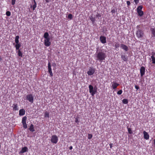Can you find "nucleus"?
I'll return each instance as SVG.
<instances>
[{
	"mask_svg": "<svg viewBox=\"0 0 155 155\" xmlns=\"http://www.w3.org/2000/svg\"><path fill=\"white\" fill-rule=\"evenodd\" d=\"M120 45L118 42H116L115 45V47L116 49L118 48Z\"/></svg>",
	"mask_w": 155,
	"mask_h": 155,
	"instance_id": "obj_29",
	"label": "nucleus"
},
{
	"mask_svg": "<svg viewBox=\"0 0 155 155\" xmlns=\"http://www.w3.org/2000/svg\"><path fill=\"white\" fill-rule=\"evenodd\" d=\"M121 48L124 50L126 52L128 50V47L125 45L123 44H120Z\"/></svg>",
	"mask_w": 155,
	"mask_h": 155,
	"instance_id": "obj_13",
	"label": "nucleus"
},
{
	"mask_svg": "<svg viewBox=\"0 0 155 155\" xmlns=\"http://www.w3.org/2000/svg\"><path fill=\"white\" fill-rule=\"evenodd\" d=\"M51 68V64L50 62H49L48 64V68Z\"/></svg>",
	"mask_w": 155,
	"mask_h": 155,
	"instance_id": "obj_40",
	"label": "nucleus"
},
{
	"mask_svg": "<svg viewBox=\"0 0 155 155\" xmlns=\"http://www.w3.org/2000/svg\"><path fill=\"white\" fill-rule=\"evenodd\" d=\"M122 90H120L117 92V94L118 95H120L122 93Z\"/></svg>",
	"mask_w": 155,
	"mask_h": 155,
	"instance_id": "obj_38",
	"label": "nucleus"
},
{
	"mask_svg": "<svg viewBox=\"0 0 155 155\" xmlns=\"http://www.w3.org/2000/svg\"><path fill=\"white\" fill-rule=\"evenodd\" d=\"M92 137V135L91 134H89L88 135V139H91Z\"/></svg>",
	"mask_w": 155,
	"mask_h": 155,
	"instance_id": "obj_39",
	"label": "nucleus"
},
{
	"mask_svg": "<svg viewBox=\"0 0 155 155\" xmlns=\"http://www.w3.org/2000/svg\"><path fill=\"white\" fill-rule=\"evenodd\" d=\"M12 107L13 108V110H18L19 109L18 105L16 103H14Z\"/></svg>",
	"mask_w": 155,
	"mask_h": 155,
	"instance_id": "obj_15",
	"label": "nucleus"
},
{
	"mask_svg": "<svg viewBox=\"0 0 155 155\" xmlns=\"http://www.w3.org/2000/svg\"><path fill=\"white\" fill-rule=\"evenodd\" d=\"M28 149L27 147H25L22 148L21 150L19 152V153L20 154L28 151Z\"/></svg>",
	"mask_w": 155,
	"mask_h": 155,
	"instance_id": "obj_12",
	"label": "nucleus"
},
{
	"mask_svg": "<svg viewBox=\"0 0 155 155\" xmlns=\"http://www.w3.org/2000/svg\"><path fill=\"white\" fill-rule=\"evenodd\" d=\"M27 117L26 116L23 117L22 120V123L23 125V127L25 129H26L27 128V125L26 123Z\"/></svg>",
	"mask_w": 155,
	"mask_h": 155,
	"instance_id": "obj_5",
	"label": "nucleus"
},
{
	"mask_svg": "<svg viewBox=\"0 0 155 155\" xmlns=\"http://www.w3.org/2000/svg\"><path fill=\"white\" fill-rule=\"evenodd\" d=\"M95 72V69L93 67H90L88 69V71L87 73L89 75L91 76Z\"/></svg>",
	"mask_w": 155,
	"mask_h": 155,
	"instance_id": "obj_6",
	"label": "nucleus"
},
{
	"mask_svg": "<svg viewBox=\"0 0 155 155\" xmlns=\"http://www.w3.org/2000/svg\"><path fill=\"white\" fill-rule=\"evenodd\" d=\"M15 0H12V5H14L15 4Z\"/></svg>",
	"mask_w": 155,
	"mask_h": 155,
	"instance_id": "obj_42",
	"label": "nucleus"
},
{
	"mask_svg": "<svg viewBox=\"0 0 155 155\" xmlns=\"http://www.w3.org/2000/svg\"><path fill=\"white\" fill-rule=\"evenodd\" d=\"M138 15L140 16H142L143 15V12L142 11H137Z\"/></svg>",
	"mask_w": 155,
	"mask_h": 155,
	"instance_id": "obj_25",
	"label": "nucleus"
},
{
	"mask_svg": "<svg viewBox=\"0 0 155 155\" xmlns=\"http://www.w3.org/2000/svg\"><path fill=\"white\" fill-rule=\"evenodd\" d=\"M25 114V111L24 109H20L19 111V115L20 116H23Z\"/></svg>",
	"mask_w": 155,
	"mask_h": 155,
	"instance_id": "obj_16",
	"label": "nucleus"
},
{
	"mask_svg": "<svg viewBox=\"0 0 155 155\" xmlns=\"http://www.w3.org/2000/svg\"><path fill=\"white\" fill-rule=\"evenodd\" d=\"M26 100H28L29 102L31 103L33 102L34 97L32 94H28L26 96Z\"/></svg>",
	"mask_w": 155,
	"mask_h": 155,
	"instance_id": "obj_3",
	"label": "nucleus"
},
{
	"mask_svg": "<svg viewBox=\"0 0 155 155\" xmlns=\"http://www.w3.org/2000/svg\"><path fill=\"white\" fill-rule=\"evenodd\" d=\"M113 143H110L109 144L110 148H111V149L113 147Z\"/></svg>",
	"mask_w": 155,
	"mask_h": 155,
	"instance_id": "obj_48",
	"label": "nucleus"
},
{
	"mask_svg": "<svg viewBox=\"0 0 155 155\" xmlns=\"http://www.w3.org/2000/svg\"><path fill=\"white\" fill-rule=\"evenodd\" d=\"M2 59L1 56H0V62L2 61Z\"/></svg>",
	"mask_w": 155,
	"mask_h": 155,
	"instance_id": "obj_55",
	"label": "nucleus"
},
{
	"mask_svg": "<svg viewBox=\"0 0 155 155\" xmlns=\"http://www.w3.org/2000/svg\"><path fill=\"white\" fill-rule=\"evenodd\" d=\"M28 129L31 132H33L35 131V130L34 128V126L32 124H31Z\"/></svg>",
	"mask_w": 155,
	"mask_h": 155,
	"instance_id": "obj_17",
	"label": "nucleus"
},
{
	"mask_svg": "<svg viewBox=\"0 0 155 155\" xmlns=\"http://www.w3.org/2000/svg\"><path fill=\"white\" fill-rule=\"evenodd\" d=\"M49 113L47 112H46L45 114V117L49 118Z\"/></svg>",
	"mask_w": 155,
	"mask_h": 155,
	"instance_id": "obj_31",
	"label": "nucleus"
},
{
	"mask_svg": "<svg viewBox=\"0 0 155 155\" xmlns=\"http://www.w3.org/2000/svg\"><path fill=\"white\" fill-rule=\"evenodd\" d=\"M89 92L91 94L92 96H94L95 94V90L94 91V88L93 86L91 85H89Z\"/></svg>",
	"mask_w": 155,
	"mask_h": 155,
	"instance_id": "obj_4",
	"label": "nucleus"
},
{
	"mask_svg": "<svg viewBox=\"0 0 155 155\" xmlns=\"http://www.w3.org/2000/svg\"><path fill=\"white\" fill-rule=\"evenodd\" d=\"M19 36L18 35H17L16 36L15 39V42L16 44H19V40L18 39L19 38Z\"/></svg>",
	"mask_w": 155,
	"mask_h": 155,
	"instance_id": "obj_24",
	"label": "nucleus"
},
{
	"mask_svg": "<svg viewBox=\"0 0 155 155\" xmlns=\"http://www.w3.org/2000/svg\"><path fill=\"white\" fill-rule=\"evenodd\" d=\"M96 54H97V60H98L101 62L103 60H105L106 57V54L103 52L101 50L99 52H98V50H97Z\"/></svg>",
	"mask_w": 155,
	"mask_h": 155,
	"instance_id": "obj_1",
	"label": "nucleus"
},
{
	"mask_svg": "<svg viewBox=\"0 0 155 155\" xmlns=\"http://www.w3.org/2000/svg\"><path fill=\"white\" fill-rule=\"evenodd\" d=\"M127 128L129 133L130 134H132V131L131 129L130 128H128V127H127Z\"/></svg>",
	"mask_w": 155,
	"mask_h": 155,
	"instance_id": "obj_35",
	"label": "nucleus"
},
{
	"mask_svg": "<svg viewBox=\"0 0 155 155\" xmlns=\"http://www.w3.org/2000/svg\"><path fill=\"white\" fill-rule=\"evenodd\" d=\"M52 71L51 68L48 69V71Z\"/></svg>",
	"mask_w": 155,
	"mask_h": 155,
	"instance_id": "obj_54",
	"label": "nucleus"
},
{
	"mask_svg": "<svg viewBox=\"0 0 155 155\" xmlns=\"http://www.w3.org/2000/svg\"><path fill=\"white\" fill-rule=\"evenodd\" d=\"M127 6H129L130 5V3L129 1H127Z\"/></svg>",
	"mask_w": 155,
	"mask_h": 155,
	"instance_id": "obj_43",
	"label": "nucleus"
},
{
	"mask_svg": "<svg viewBox=\"0 0 155 155\" xmlns=\"http://www.w3.org/2000/svg\"><path fill=\"white\" fill-rule=\"evenodd\" d=\"M90 18L91 21H92V23L93 25L94 24L95 21L96 20L95 17H93L92 16H91Z\"/></svg>",
	"mask_w": 155,
	"mask_h": 155,
	"instance_id": "obj_18",
	"label": "nucleus"
},
{
	"mask_svg": "<svg viewBox=\"0 0 155 155\" xmlns=\"http://www.w3.org/2000/svg\"><path fill=\"white\" fill-rule=\"evenodd\" d=\"M44 37L45 39L49 38H50L49 37V35L48 32H46L44 33Z\"/></svg>",
	"mask_w": 155,
	"mask_h": 155,
	"instance_id": "obj_22",
	"label": "nucleus"
},
{
	"mask_svg": "<svg viewBox=\"0 0 155 155\" xmlns=\"http://www.w3.org/2000/svg\"><path fill=\"white\" fill-rule=\"evenodd\" d=\"M11 13L9 11H7L6 13V15L8 16H10Z\"/></svg>",
	"mask_w": 155,
	"mask_h": 155,
	"instance_id": "obj_36",
	"label": "nucleus"
},
{
	"mask_svg": "<svg viewBox=\"0 0 155 155\" xmlns=\"http://www.w3.org/2000/svg\"><path fill=\"white\" fill-rule=\"evenodd\" d=\"M73 18V15L71 14H69L68 15V18L71 19Z\"/></svg>",
	"mask_w": 155,
	"mask_h": 155,
	"instance_id": "obj_33",
	"label": "nucleus"
},
{
	"mask_svg": "<svg viewBox=\"0 0 155 155\" xmlns=\"http://www.w3.org/2000/svg\"><path fill=\"white\" fill-rule=\"evenodd\" d=\"M101 16V15L98 13H97L95 16L96 18H98V19H99V17H100Z\"/></svg>",
	"mask_w": 155,
	"mask_h": 155,
	"instance_id": "obj_34",
	"label": "nucleus"
},
{
	"mask_svg": "<svg viewBox=\"0 0 155 155\" xmlns=\"http://www.w3.org/2000/svg\"><path fill=\"white\" fill-rule=\"evenodd\" d=\"M121 58L122 62H127L128 60V56L127 55H125V54H121Z\"/></svg>",
	"mask_w": 155,
	"mask_h": 155,
	"instance_id": "obj_8",
	"label": "nucleus"
},
{
	"mask_svg": "<svg viewBox=\"0 0 155 155\" xmlns=\"http://www.w3.org/2000/svg\"><path fill=\"white\" fill-rule=\"evenodd\" d=\"M52 66H55L56 65V64L55 63H54L52 64Z\"/></svg>",
	"mask_w": 155,
	"mask_h": 155,
	"instance_id": "obj_51",
	"label": "nucleus"
},
{
	"mask_svg": "<svg viewBox=\"0 0 155 155\" xmlns=\"http://www.w3.org/2000/svg\"><path fill=\"white\" fill-rule=\"evenodd\" d=\"M50 38L45 39L44 41V44L45 46L48 47L50 45L51 43L50 41Z\"/></svg>",
	"mask_w": 155,
	"mask_h": 155,
	"instance_id": "obj_9",
	"label": "nucleus"
},
{
	"mask_svg": "<svg viewBox=\"0 0 155 155\" xmlns=\"http://www.w3.org/2000/svg\"><path fill=\"white\" fill-rule=\"evenodd\" d=\"M136 4H137L139 2V0H134Z\"/></svg>",
	"mask_w": 155,
	"mask_h": 155,
	"instance_id": "obj_44",
	"label": "nucleus"
},
{
	"mask_svg": "<svg viewBox=\"0 0 155 155\" xmlns=\"http://www.w3.org/2000/svg\"><path fill=\"white\" fill-rule=\"evenodd\" d=\"M135 88L137 90L139 89V87L137 85H135Z\"/></svg>",
	"mask_w": 155,
	"mask_h": 155,
	"instance_id": "obj_45",
	"label": "nucleus"
},
{
	"mask_svg": "<svg viewBox=\"0 0 155 155\" xmlns=\"http://www.w3.org/2000/svg\"><path fill=\"white\" fill-rule=\"evenodd\" d=\"M122 101L123 103L124 104H127L128 103V100L127 99H123L122 100Z\"/></svg>",
	"mask_w": 155,
	"mask_h": 155,
	"instance_id": "obj_26",
	"label": "nucleus"
},
{
	"mask_svg": "<svg viewBox=\"0 0 155 155\" xmlns=\"http://www.w3.org/2000/svg\"><path fill=\"white\" fill-rule=\"evenodd\" d=\"M51 0H45V1L46 2L48 3L50 2H51Z\"/></svg>",
	"mask_w": 155,
	"mask_h": 155,
	"instance_id": "obj_50",
	"label": "nucleus"
},
{
	"mask_svg": "<svg viewBox=\"0 0 155 155\" xmlns=\"http://www.w3.org/2000/svg\"><path fill=\"white\" fill-rule=\"evenodd\" d=\"M69 148L70 150H72L73 148V147L72 146H71L69 147Z\"/></svg>",
	"mask_w": 155,
	"mask_h": 155,
	"instance_id": "obj_52",
	"label": "nucleus"
},
{
	"mask_svg": "<svg viewBox=\"0 0 155 155\" xmlns=\"http://www.w3.org/2000/svg\"><path fill=\"white\" fill-rule=\"evenodd\" d=\"M34 4L32 6V5L31 6V8L32 7V9L33 10H34L35 9V8H36L37 6V3L36 2V1L35 0H33Z\"/></svg>",
	"mask_w": 155,
	"mask_h": 155,
	"instance_id": "obj_20",
	"label": "nucleus"
},
{
	"mask_svg": "<svg viewBox=\"0 0 155 155\" xmlns=\"http://www.w3.org/2000/svg\"><path fill=\"white\" fill-rule=\"evenodd\" d=\"M154 146L155 147V139L153 140Z\"/></svg>",
	"mask_w": 155,
	"mask_h": 155,
	"instance_id": "obj_53",
	"label": "nucleus"
},
{
	"mask_svg": "<svg viewBox=\"0 0 155 155\" xmlns=\"http://www.w3.org/2000/svg\"><path fill=\"white\" fill-rule=\"evenodd\" d=\"M143 134L144 136V138L145 139L147 140L149 138V135L148 133L146 131H143Z\"/></svg>",
	"mask_w": 155,
	"mask_h": 155,
	"instance_id": "obj_14",
	"label": "nucleus"
},
{
	"mask_svg": "<svg viewBox=\"0 0 155 155\" xmlns=\"http://www.w3.org/2000/svg\"><path fill=\"white\" fill-rule=\"evenodd\" d=\"M75 122L77 123H79V121L78 120V117H76L75 118Z\"/></svg>",
	"mask_w": 155,
	"mask_h": 155,
	"instance_id": "obj_41",
	"label": "nucleus"
},
{
	"mask_svg": "<svg viewBox=\"0 0 155 155\" xmlns=\"http://www.w3.org/2000/svg\"><path fill=\"white\" fill-rule=\"evenodd\" d=\"M97 87L96 86H95L94 87V91H95L94 90H95V93L97 92Z\"/></svg>",
	"mask_w": 155,
	"mask_h": 155,
	"instance_id": "obj_47",
	"label": "nucleus"
},
{
	"mask_svg": "<svg viewBox=\"0 0 155 155\" xmlns=\"http://www.w3.org/2000/svg\"><path fill=\"white\" fill-rule=\"evenodd\" d=\"M58 139L56 135H54L52 136L51 141L52 143H56L58 141Z\"/></svg>",
	"mask_w": 155,
	"mask_h": 155,
	"instance_id": "obj_7",
	"label": "nucleus"
},
{
	"mask_svg": "<svg viewBox=\"0 0 155 155\" xmlns=\"http://www.w3.org/2000/svg\"><path fill=\"white\" fill-rule=\"evenodd\" d=\"M18 56L21 57H22V54L20 51V50H18Z\"/></svg>",
	"mask_w": 155,
	"mask_h": 155,
	"instance_id": "obj_28",
	"label": "nucleus"
},
{
	"mask_svg": "<svg viewBox=\"0 0 155 155\" xmlns=\"http://www.w3.org/2000/svg\"><path fill=\"white\" fill-rule=\"evenodd\" d=\"M143 8V6L142 5H140L138 6L137 9V11H142L141 10Z\"/></svg>",
	"mask_w": 155,
	"mask_h": 155,
	"instance_id": "obj_27",
	"label": "nucleus"
},
{
	"mask_svg": "<svg viewBox=\"0 0 155 155\" xmlns=\"http://www.w3.org/2000/svg\"><path fill=\"white\" fill-rule=\"evenodd\" d=\"M48 72L50 74V77L53 76V74L52 71H48Z\"/></svg>",
	"mask_w": 155,
	"mask_h": 155,
	"instance_id": "obj_37",
	"label": "nucleus"
},
{
	"mask_svg": "<svg viewBox=\"0 0 155 155\" xmlns=\"http://www.w3.org/2000/svg\"><path fill=\"white\" fill-rule=\"evenodd\" d=\"M151 54L152 55L151 56H153L154 57V55H155V52H152Z\"/></svg>",
	"mask_w": 155,
	"mask_h": 155,
	"instance_id": "obj_46",
	"label": "nucleus"
},
{
	"mask_svg": "<svg viewBox=\"0 0 155 155\" xmlns=\"http://www.w3.org/2000/svg\"><path fill=\"white\" fill-rule=\"evenodd\" d=\"M145 69L144 67L142 66L140 69V77H142L145 74Z\"/></svg>",
	"mask_w": 155,
	"mask_h": 155,
	"instance_id": "obj_10",
	"label": "nucleus"
},
{
	"mask_svg": "<svg viewBox=\"0 0 155 155\" xmlns=\"http://www.w3.org/2000/svg\"><path fill=\"white\" fill-rule=\"evenodd\" d=\"M151 58L152 59V63L153 64H155V57L153 56H151Z\"/></svg>",
	"mask_w": 155,
	"mask_h": 155,
	"instance_id": "obj_30",
	"label": "nucleus"
},
{
	"mask_svg": "<svg viewBox=\"0 0 155 155\" xmlns=\"http://www.w3.org/2000/svg\"><path fill=\"white\" fill-rule=\"evenodd\" d=\"M100 40L103 44H105L106 42V38L104 36H101L100 38Z\"/></svg>",
	"mask_w": 155,
	"mask_h": 155,
	"instance_id": "obj_11",
	"label": "nucleus"
},
{
	"mask_svg": "<svg viewBox=\"0 0 155 155\" xmlns=\"http://www.w3.org/2000/svg\"><path fill=\"white\" fill-rule=\"evenodd\" d=\"M136 35L138 38H142L144 35L143 31L141 29L137 30L136 32Z\"/></svg>",
	"mask_w": 155,
	"mask_h": 155,
	"instance_id": "obj_2",
	"label": "nucleus"
},
{
	"mask_svg": "<svg viewBox=\"0 0 155 155\" xmlns=\"http://www.w3.org/2000/svg\"><path fill=\"white\" fill-rule=\"evenodd\" d=\"M140 25H138L137 26V30L140 29Z\"/></svg>",
	"mask_w": 155,
	"mask_h": 155,
	"instance_id": "obj_49",
	"label": "nucleus"
},
{
	"mask_svg": "<svg viewBox=\"0 0 155 155\" xmlns=\"http://www.w3.org/2000/svg\"><path fill=\"white\" fill-rule=\"evenodd\" d=\"M21 46V45L20 43L16 44L15 46V47L16 48V50H20L19 48Z\"/></svg>",
	"mask_w": 155,
	"mask_h": 155,
	"instance_id": "obj_21",
	"label": "nucleus"
},
{
	"mask_svg": "<svg viewBox=\"0 0 155 155\" xmlns=\"http://www.w3.org/2000/svg\"><path fill=\"white\" fill-rule=\"evenodd\" d=\"M119 84L116 82H114L112 85V87L114 89H115Z\"/></svg>",
	"mask_w": 155,
	"mask_h": 155,
	"instance_id": "obj_19",
	"label": "nucleus"
},
{
	"mask_svg": "<svg viewBox=\"0 0 155 155\" xmlns=\"http://www.w3.org/2000/svg\"><path fill=\"white\" fill-rule=\"evenodd\" d=\"M150 30L152 34L153 35L154 37H155V28H151Z\"/></svg>",
	"mask_w": 155,
	"mask_h": 155,
	"instance_id": "obj_23",
	"label": "nucleus"
},
{
	"mask_svg": "<svg viewBox=\"0 0 155 155\" xmlns=\"http://www.w3.org/2000/svg\"><path fill=\"white\" fill-rule=\"evenodd\" d=\"M117 11V9L116 8H114L112 9L111 12H112V14L115 13Z\"/></svg>",
	"mask_w": 155,
	"mask_h": 155,
	"instance_id": "obj_32",
	"label": "nucleus"
}]
</instances>
